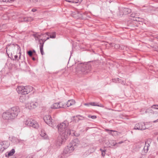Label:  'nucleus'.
<instances>
[{
	"label": "nucleus",
	"instance_id": "cd10ccee",
	"mask_svg": "<svg viewBox=\"0 0 158 158\" xmlns=\"http://www.w3.org/2000/svg\"><path fill=\"white\" fill-rule=\"evenodd\" d=\"M47 35L46 34V33L45 34H43L41 35V39L40 40L41 41L45 43V42H44V40H45V39L46 38V36H47Z\"/></svg>",
	"mask_w": 158,
	"mask_h": 158
},
{
	"label": "nucleus",
	"instance_id": "a18cd8bd",
	"mask_svg": "<svg viewBox=\"0 0 158 158\" xmlns=\"http://www.w3.org/2000/svg\"><path fill=\"white\" fill-rule=\"evenodd\" d=\"M84 105L85 106H89L90 105V103H85L84 104Z\"/></svg>",
	"mask_w": 158,
	"mask_h": 158
},
{
	"label": "nucleus",
	"instance_id": "4be33fe9",
	"mask_svg": "<svg viewBox=\"0 0 158 158\" xmlns=\"http://www.w3.org/2000/svg\"><path fill=\"white\" fill-rule=\"evenodd\" d=\"M25 88L26 92L27 93V94L32 91L33 89V87L30 86H26Z\"/></svg>",
	"mask_w": 158,
	"mask_h": 158
},
{
	"label": "nucleus",
	"instance_id": "1a4fd4ad",
	"mask_svg": "<svg viewBox=\"0 0 158 158\" xmlns=\"http://www.w3.org/2000/svg\"><path fill=\"white\" fill-rule=\"evenodd\" d=\"M91 69V66L89 64L84 65L81 68V71L84 74L89 72Z\"/></svg>",
	"mask_w": 158,
	"mask_h": 158
},
{
	"label": "nucleus",
	"instance_id": "20e7f679",
	"mask_svg": "<svg viewBox=\"0 0 158 158\" xmlns=\"http://www.w3.org/2000/svg\"><path fill=\"white\" fill-rule=\"evenodd\" d=\"M9 111L11 113L15 118L17 117L20 112L19 108L18 106L12 107L9 109Z\"/></svg>",
	"mask_w": 158,
	"mask_h": 158
},
{
	"label": "nucleus",
	"instance_id": "6e6d98bb",
	"mask_svg": "<svg viewBox=\"0 0 158 158\" xmlns=\"http://www.w3.org/2000/svg\"><path fill=\"white\" fill-rule=\"evenodd\" d=\"M33 52V53H35V50H33V51H32Z\"/></svg>",
	"mask_w": 158,
	"mask_h": 158
},
{
	"label": "nucleus",
	"instance_id": "de8ad7c7",
	"mask_svg": "<svg viewBox=\"0 0 158 158\" xmlns=\"http://www.w3.org/2000/svg\"><path fill=\"white\" fill-rule=\"evenodd\" d=\"M37 10L35 9H32V10H31V11L33 12H35Z\"/></svg>",
	"mask_w": 158,
	"mask_h": 158
},
{
	"label": "nucleus",
	"instance_id": "09e8293b",
	"mask_svg": "<svg viewBox=\"0 0 158 158\" xmlns=\"http://www.w3.org/2000/svg\"><path fill=\"white\" fill-rule=\"evenodd\" d=\"M131 17H133V18H135V15H134V14H132L131 15Z\"/></svg>",
	"mask_w": 158,
	"mask_h": 158
},
{
	"label": "nucleus",
	"instance_id": "58836bf2",
	"mask_svg": "<svg viewBox=\"0 0 158 158\" xmlns=\"http://www.w3.org/2000/svg\"><path fill=\"white\" fill-rule=\"evenodd\" d=\"M90 104L91 106H97L98 104L95 102H90Z\"/></svg>",
	"mask_w": 158,
	"mask_h": 158
},
{
	"label": "nucleus",
	"instance_id": "37998d69",
	"mask_svg": "<svg viewBox=\"0 0 158 158\" xmlns=\"http://www.w3.org/2000/svg\"><path fill=\"white\" fill-rule=\"evenodd\" d=\"M14 57H15L14 60H19V59H17V58L18 57V56L17 55H15L14 56Z\"/></svg>",
	"mask_w": 158,
	"mask_h": 158
},
{
	"label": "nucleus",
	"instance_id": "6ab92c4d",
	"mask_svg": "<svg viewBox=\"0 0 158 158\" xmlns=\"http://www.w3.org/2000/svg\"><path fill=\"white\" fill-rule=\"evenodd\" d=\"M40 136L44 139H48V136L46 133L45 131L43 130H42L40 134Z\"/></svg>",
	"mask_w": 158,
	"mask_h": 158
},
{
	"label": "nucleus",
	"instance_id": "f257e3e1",
	"mask_svg": "<svg viewBox=\"0 0 158 158\" xmlns=\"http://www.w3.org/2000/svg\"><path fill=\"white\" fill-rule=\"evenodd\" d=\"M69 125V122L65 120L57 125L58 131L60 136L59 137L57 140V144L60 145L67 139L68 137L71 134L70 130L67 128Z\"/></svg>",
	"mask_w": 158,
	"mask_h": 158
},
{
	"label": "nucleus",
	"instance_id": "473e14b6",
	"mask_svg": "<svg viewBox=\"0 0 158 158\" xmlns=\"http://www.w3.org/2000/svg\"><path fill=\"white\" fill-rule=\"evenodd\" d=\"M27 53L30 56H32L33 52L31 50H30L27 52Z\"/></svg>",
	"mask_w": 158,
	"mask_h": 158
},
{
	"label": "nucleus",
	"instance_id": "f03ea898",
	"mask_svg": "<svg viewBox=\"0 0 158 158\" xmlns=\"http://www.w3.org/2000/svg\"><path fill=\"white\" fill-rule=\"evenodd\" d=\"M25 124L29 127L37 129L39 127L38 123L34 120L30 118H28L24 122Z\"/></svg>",
	"mask_w": 158,
	"mask_h": 158
},
{
	"label": "nucleus",
	"instance_id": "603ef678",
	"mask_svg": "<svg viewBox=\"0 0 158 158\" xmlns=\"http://www.w3.org/2000/svg\"><path fill=\"white\" fill-rule=\"evenodd\" d=\"M19 53L20 54V55L19 56V59H20V57H21V53L19 52Z\"/></svg>",
	"mask_w": 158,
	"mask_h": 158
},
{
	"label": "nucleus",
	"instance_id": "a19ab883",
	"mask_svg": "<svg viewBox=\"0 0 158 158\" xmlns=\"http://www.w3.org/2000/svg\"><path fill=\"white\" fill-rule=\"evenodd\" d=\"M150 112L152 113V110L150 109H148L147 110H146L145 112L147 113V112Z\"/></svg>",
	"mask_w": 158,
	"mask_h": 158
},
{
	"label": "nucleus",
	"instance_id": "c756f323",
	"mask_svg": "<svg viewBox=\"0 0 158 158\" xmlns=\"http://www.w3.org/2000/svg\"><path fill=\"white\" fill-rule=\"evenodd\" d=\"M100 150L102 152V156H104L106 154V150H103L101 148L100 149Z\"/></svg>",
	"mask_w": 158,
	"mask_h": 158
},
{
	"label": "nucleus",
	"instance_id": "9b49d317",
	"mask_svg": "<svg viewBox=\"0 0 158 158\" xmlns=\"http://www.w3.org/2000/svg\"><path fill=\"white\" fill-rule=\"evenodd\" d=\"M17 90L18 93L22 95H26L27 94V93L25 87L23 86H19L17 88Z\"/></svg>",
	"mask_w": 158,
	"mask_h": 158
},
{
	"label": "nucleus",
	"instance_id": "ddd939ff",
	"mask_svg": "<svg viewBox=\"0 0 158 158\" xmlns=\"http://www.w3.org/2000/svg\"><path fill=\"white\" fill-rule=\"evenodd\" d=\"M29 98L28 95H22L19 98V100L21 102H24L27 100Z\"/></svg>",
	"mask_w": 158,
	"mask_h": 158
},
{
	"label": "nucleus",
	"instance_id": "2eb2a0df",
	"mask_svg": "<svg viewBox=\"0 0 158 158\" xmlns=\"http://www.w3.org/2000/svg\"><path fill=\"white\" fill-rule=\"evenodd\" d=\"M46 33L47 36H50V38L55 39L56 37V33L55 32H47Z\"/></svg>",
	"mask_w": 158,
	"mask_h": 158
},
{
	"label": "nucleus",
	"instance_id": "8fccbe9b",
	"mask_svg": "<svg viewBox=\"0 0 158 158\" xmlns=\"http://www.w3.org/2000/svg\"><path fill=\"white\" fill-rule=\"evenodd\" d=\"M6 24H3L2 25V27H6Z\"/></svg>",
	"mask_w": 158,
	"mask_h": 158
},
{
	"label": "nucleus",
	"instance_id": "4d7b16f0",
	"mask_svg": "<svg viewBox=\"0 0 158 158\" xmlns=\"http://www.w3.org/2000/svg\"><path fill=\"white\" fill-rule=\"evenodd\" d=\"M149 158H151V155H149V156H148Z\"/></svg>",
	"mask_w": 158,
	"mask_h": 158
},
{
	"label": "nucleus",
	"instance_id": "393cba45",
	"mask_svg": "<svg viewBox=\"0 0 158 158\" xmlns=\"http://www.w3.org/2000/svg\"><path fill=\"white\" fill-rule=\"evenodd\" d=\"M68 2H72L73 3H80L82 0H65Z\"/></svg>",
	"mask_w": 158,
	"mask_h": 158
},
{
	"label": "nucleus",
	"instance_id": "7c9ffc66",
	"mask_svg": "<svg viewBox=\"0 0 158 158\" xmlns=\"http://www.w3.org/2000/svg\"><path fill=\"white\" fill-rule=\"evenodd\" d=\"M112 133V135L113 136H115L118 135V132L115 131L113 130Z\"/></svg>",
	"mask_w": 158,
	"mask_h": 158
},
{
	"label": "nucleus",
	"instance_id": "f8f14e48",
	"mask_svg": "<svg viewBox=\"0 0 158 158\" xmlns=\"http://www.w3.org/2000/svg\"><path fill=\"white\" fill-rule=\"evenodd\" d=\"M70 143L76 148L77 147L79 146L80 142L77 139H75L73 140Z\"/></svg>",
	"mask_w": 158,
	"mask_h": 158
},
{
	"label": "nucleus",
	"instance_id": "c85d7f7f",
	"mask_svg": "<svg viewBox=\"0 0 158 158\" xmlns=\"http://www.w3.org/2000/svg\"><path fill=\"white\" fill-rule=\"evenodd\" d=\"M68 147L69 148L71 152H72L75 149V148L72 146V145L70 143L68 146Z\"/></svg>",
	"mask_w": 158,
	"mask_h": 158
},
{
	"label": "nucleus",
	"instance_id": "ea45409f",
	"mask_svg": "<svg viewBox=\"0 0 158 158\" xmlns=\"http://www.w3.org/2000/svg\"><path fill=\"white\" fill-rule=\"evenodd\" d=\"M125 48V46L122 45H120L119 49H124Z\"/></svg>",
	"mask_w": 158,
	"mask_h": 158
},
{
	"label": "nucleus",
	"instance_id": "c9c22d12",
	"mask_svg": "<svg viewBox=\"0 0 158 158\" xmlns=\"http://www.w3.org/2000/svg\"><path fill=\"white\" fill-rule=\"evenodd\" d=\"M151 108L154 109H158V105H153L152 106Z\"/></svg>",
	"mask_w": 158,
	"mask_h": 158
},
{
	"label": "nucleus",
	"instance_id": "dca6fc26",
	"mask_svg": "<svg viewBox=\"0 0 158 158\" xmlns=\"http://www.w3.org/2000/svg\"><path fill=\"white\" fill-rule=\"evenodd\" d=\"M42 35H43L42 33H41L39 35L37 33H35V34H33L32 35L35 38V40H38L39 42L40 40L41 39ZM40 41H41V40H40Z\"/></svg>",
	"mask_w": 158,
	"mask_h": 158
},
{
	"label": "nucleus",
	"instance_id": "864d4df0",
	"mask_svg": "<svg viewBox=\"0 0 158 158\" xmlns=\"http://www.w3.org/2000/svg\"><path fill=\"white\" fill-rule=\"evenodd\" d=\"M32 59L33 60H35V58L34 57H32Z\"/></svg>",
	"mask_w": 158,
	"mask_h": 158
},
{
	"label": "nucleus",
	"instance_id": "4c0bfd02",
	"mask_svg": "<svg viewBox=\"0 0 158 158\" xmlns=\"http://www.w3.org/2000/svg\"><path fill=\"white\" fill-rule=\"evenodd\" d=\"M33 18L32 17H28L27 22H31L33 20Z\"/></svg>",
	"mask_w": 158,
	"mask_h": 158
},
{
	"label": "nucleus",
	"instance_id": "412c9836",
	"mask_svg": "<svg viewBox=\"0 0 158 158\" xmlns=\"http://www.w3.org/2000/svg\"><path fill=\"white\" fill-rule=\"evenodd\" d=\"M15 150L14 149H12L9 152H7L6 154V156L8 157L10 156H12L15 152Z\"/></svg>",
	"mask_w": 158,
	"mask_h": 158
},
{
	"label": "nucleus",
	"instance_id": "5fc2aeb1",
	"mask_svg": "<svg viewBox=\"0 0 158 158\" xmlns=\"http://www.w3.org/2000/svg\"><path fill=\"white\" fill-rule=\"evenodd\" d=\"M26 158H32V157L31 156H27Z\"/></svg>",
	"mask_w": 158,
	"mask_h": 158
},
{
	"label": "nucleus",
	"instance_id": "aec40b11",
	"mask_svg": "<svg viewBox=\"0 0 158 158\" xmlns=\"http://www.w3.org/2000/svg\"><path fill=\"white\" fill-rule=\"evenodd\" d=\"M75 103V101L73 100H69L67 102V103L65 104L66 106H67V107H69L71 105L74 104Z\"/></svg>",
	"mask_w": 158,
	"mask_h": 158
},
{
	"label": "nucleus",
	"instance_id": "13d9d810",
	"mask_svg": "<svg viewBox=\"0 0 158 158\" xmlns=\"http://www.w3.org/2000/svg\"><path fill=\"white\" fill-rule=\"evenodd\" d=\"M156 38L157 39V40H158V36H156Z\"/></svg>",
	"mask_w": 158,
	"mask_h": 158
},
{
	"label": "nucleus",
	"instance_id": "c03bdc74",
	"mask_svg": "<svg viewBox=\"0 0 158 158\" xmlns=\"http://www.w3.org/2000/svg\"><path fill=\"white\" fill-rule=\"evenodd\" d=\"M97 106H99V107H104V106L102 104H98Z\"/></svg>",
	"mask_w": 158,
	"mask_h": 158
},
{
	"label": "nucleus",
	"instance_id": "e433bc0d",
	"mask_svg": "<svg viewBox=\"0 0 158 158\" xmlns=\"http://www.w3.org/2000/svg\"><path fill=\"white\" fill-rule=\"evenodd\" d=\"M123 143V141H120L119 142H118V143H117L115 142H114L113 143V145L114 146H115L118 144H121L122 143Z\"/></svg>",
	"mask_w": 158,
	"mask_h": 158
},
{
	"label": "nucleus",
	"instance_id": "a211bd4d",
	"mask_svg": "<svg viewBox=\"0 0 158 158\" xmlns=\"http://www.w3.org/2000/svg\"><path fill=\"white\" fill-rule=\"evenodd\" d=\"M38 105L37 102H31L28 105V106L29 109H32L35 108Z\"/></svg>",
	"mask_w": 158,
	"mask_h": 158
},
{
	"label": "nucleus",
	"instance_id": "f704fd0d",
	"mask_svg": "<svg viewBox=\"0 0 158 158\" xmlns=\"http://www.w3.org/2000/svg\"><path fill=\"white\" fill-rule=\"evenodd\" d=\"M58 158H66V157L64 154H61L59 156Z\"/></svg>",
	"mask_w": 158,
	"mask_h": 158
},
{
	"label": "nucleus",
	"instance_id": "79ce46f5",
	"mask_svg": "<svg viewBox=\"0 0 158 158\" xmlns=\"http://www.w3.org/2000/svg\"><path fill=\"white\" fill-rule=\"evenodd\" d=\"M23 21H27V22L28 20V17H24L23 19Z\"/></svg>",
	"mask_w": 158,
	"mask_h": 158
},
{
	"label": "nucleus",
	"instance_id": "72a5a7b5",
	"mask_svg": "<svg viewBox=\"0 0 158 158\" xmlns=\"http://www.w3.org/2000/svg\"><path fill=\"white\" fill-rule=\"evenodd\" d=\"M88 117L89 118H91L93 119H95L97 118V117L95 115L91 116L90 115H88Z\"/></svg>",
	"mask_w": 158,
	"mask_h": 158
},
{
	"label": "nucleus",
	"instance_id": "a878e982",
	"mask_svg": "<svg viewBox=\"0 0 158 158\" xmlns=\"http://www.w3.org/2000/svg\"><path fill=\"white\" fill-rule=\"evenodd\" d=\"M110 45L111 47H114L116 49H119L120 45L116 44L114 43H111Z\"/></svg>",
	"mask_w": 158,
	"mask_h": 158
},
{
	"label": "nucleus",
	"instance_id": "0eeeda50",
	"mask_svg": "<svg viewBox=\"0 0 158 158\" xmlns=\"http://www.w3.org/2000/svg\"><path fill=\"white\" fill-rule=\"evenodd\" d=\"M148 128V127H146V125L144 123H136L134 128V129L143 130Z\"/></svg>",
	"mask_w": 158,
	"mask_h": 158
},
{
	"label": "nucleus",
	"instance_id": "49530a36",
	"mask_svg": "<svg viewBox=\"0 0 158 158\" xmlns=\"http://www.w3.org/2000/svg\"><path fill=\"white\" fill-rule=\"evenodd\" d=\"M46 38L45 39V40H44V42H45L47 40H48L49 38H50V37H49V36H48V37H46Z\"/></svg>",
	"mask_w": 158,
	"mask_h": 158
},
{
	"label": "nucleus",
	"instance_id": "5701e85b",
	"mask_svg": "<svg viewBox=\"0 0 158 158\" xmlns=\"http://www.w3.org/2000/svg\"><path fill=\"white\" fill-rule=\"evenodd\" d=\"M112 81L114 82H117V81H118L119 83H121L123 85H125V82L122 80L121 79H119L118 78L117 79H113Z\"/></svg>",
	"mask_w": 158,
	"mask_h": 158
},
{
	"label": "nucleus",
	"instance_id": "b1692460",
	"mask_svg": "<svg viewBox=\"0 0 158 158\" xmlns=\"http://www.w3.org/2000/svg\"><path fill=\"white\" fill-rule=\"evenodd\" d=\"M75 117H76L78 118V119L79 120H82L86 119V118L85 117H84L83 116L80 115H77L76 116H73L72 117L73 118H74Z\"/></svg>",
	"mask_w": 158,
	"mask_h": 158
},
{
	"label": "nucleus",
	"instance_id": "680f3d73",
	"mask_svg": "<svg viewBox=\"0 0 158 158\" xmlns=\"http://www.w3.org/2000/svg\"><path fill=\"white\" fill-rule=\"evenodd\" d=\"M14 158H16L15 157H14Z\"/></svg>",
	"mask_w": 158,
	"mask_h": 158
},
{
	"label": "nucleus",
	"instance_id": "423d86ee",
	"mask_svg": "<svg viewBox=\"0 0 158 158\" xmlns=\"http://www.w3.org/2000/svg\"><path fill=\"white\" fill-rule=\"evenodd\" d=\"M44 119L45 122L49 126L51 127H53V120L51 116L49 115H45L44 117Z\"/></svg>",
	"mask_w": 158,
	"mask_h": 158
},
{
	"label": "nucleus",
	"instance_id": "3c124183",
	"mask_svg": "<svg viewBox=\"0 0 158 158\" xmlns=\"http://www.w3.org/2000/svg\"><path fill=\"white\" fill-rule=\"evenodd\" d=\"M156 122H158V119L156 120H155L153 122L154 123H155Z\"/></svg>",
	"mask_w": 158,
	"mask_h": 158
},
{
	"label": "nucleus",
	"instance_id": "9d476101",
	"mask_svg": "<svg viewBox=\"0 0 158 158\" xmlns=\"http://www.w3.org/2000/svg\"><path fill=\"white\" fill-rule=\"evenodd\" d=\"M66 106L65 103L62 102L55 103L52 104L51 106V108L52 109H56L60 108H64Z\"/></svg>",
	"mask_w": 158,
	"mask_h": 158
},
{
	"label": "nucleus",
	"instance_id": "bf43d9fd",
	"mask_svg": "<svg viewBox=\"0 0 158 158\" xmlns=\"http://www.w3.org/2000/svg\"><path fill=\"white\" fill-rule=\"evenodd\" d=\"M133 20H136V21H137V20L136 19H133Z\"/></svg>",
	"mask_w": 158,
	"mask_h": 158
},
{
	"label": "nucleus",
	"instance_id": "2f4dec72",
	"mask_svg": "<svg viewBox=\"0 0 158 158\" xmlns=\"http://www.w3.org/2000/svg\"><path fill=\"white\" fill-rule=\"evenodd\" d=\"M105 130L110 135H112V133L113 130H110L108 129H105Z\"/></svg>",
	"mask_w": 158,
	"mask_h": 158
},
{
	"label": "nucleus",
	"instance_id": "052dcab7",
	"mask_svg": "<svg viewBox=\"0 0 158 158\" xmlns=\"http://www.w3.org/2000/svg\"><path fill=\"white\" fill-rule=\"evenodd\" d=\"M157 51H158V47H157Z\"/></svg>",
	"mask_w": 158,
	"mask_h": 158
},
{
	"label": "nucleus",
	"instance_id": "f3484780",
	"mask_svg": "<svg viewBox=\"0 0 158 158\" xmlns=\"http://www.w3.org/2000/svg\"><path fill=\"white\" fill-rule=\"evenodd\" d=\"M39 43L40 44V53L42 55H43L44 54V52H43V46L44 43L41 41H40V40H39Z\"/></svg>",
	"mask_w": 158,
	"mask_h": 158
},
{
	"label": "nucleus",
	"instance_id": "39448f33",
	"mask_svg": "<svg viewBox=\"0 0 158 158\" xmlns=\"http://www.w3.org/2000/svg\"><path fill=\"white\" fill-rule=\"evenodd\" d=\"M131 11L130 9L122 7L119 9V16H121L123 15H127L130 13Z\"/></svg>",
	"mask_w": 158,
	"mask_h": 158
},
{
	"label": "nucleus",
	"instance_id": "4468645a",
	"mask_svg": "<svg viewBox=\"0 0 158 158\" xmlns=\"http://www.w3.org/2000/svg\"><path fill=\"white\" fill-rule=\"evenodd\" d=\"M149 146H150L149 144L148 143L146 142L145 145L143 147V151H142V153L143 155H145V154L148 152Z\"/></svg>",
	"mask_w": 158,
	"mask_h": 158
},
{
	"label": "nucleus",
	"instance_id": "6e6552de",
	"mask_svg": "<svg viewBox=\"0 0 158 158\" xmlns=\"http://www.w3.org/2000/svg\"><path fill=\"white\" fill-rule=\"evenodd\" d=\"M9 143L6 141H4L0 142V153H2L3 151L9 147Z\"/></svg>",
	"mask_w": 158,
	"mask_h": 158
},
{
	"label": "nucleus",
	"instance_id": "bb28decb",
	"mask_svg": "<svg viewBox=\"0 0 158 158\" xmlns=\"http://www.w3.org/2000/svg\"><path fill=\"white\" fill-rule=\"evenodd\" d=\"M64 154H69L71 153L70 152V150L69 149L68 147V146L65 148L64 151Z\"/></svg>",
	"mask_w": 158,
	"mask_h": 158
},
{
	"label": "nucleus",
	"instance_id": "7ed1b4c3",
	"mask_svg": "<svg viewBox=\"0 0 158 158\" xmlns=\"http://www.w3.org/2000/svg\"><path fill=\"white\" fill-rule=\"evenodd\" d=\"M2 118L5 120H12L15 119L11 113L9 111L3 113L2 115Z\"/></svg>",
	"mask_w": 158,
	"mask_h": 158
}]
</instances>
